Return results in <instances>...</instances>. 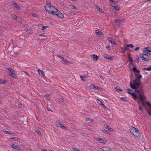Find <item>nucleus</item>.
Listing matches in <instances>:
<instances>
[{
    "mask_svg": "<svg viewBox=\"0 0 151 151\" xmlns=\"http://www.w3.org/2000/svg\"><path fill=\"white\" fill-rule=\"evenodd\" d=\"M8 70L9 73L8 74L9 76L15 79L17 78V77L15 74V71L14 70L10 68H8Z\"/></svg>",
    "mask_w": 151,
    "mask_h": 151,
    "instance_id": "39448f33",
    "label": "nucleus"
},
{
    "mask_svg": "<svg viewBox=\"0 0 151 151\" xmlns=\"http://www.w3.org/2000/svg\"><path fill=\"white\" fill-rule=\"evenodd\" d=\"M61 63H69V62L67 60H65L64 59V60H62V61H61Z\"/></svg>",
    "mask_w": 151,
    "mask_h": 151,
    "instance_id": "bb28decb",
    "label": "nucleus"
},
{
    "mask_svg": "<svg viewBox=\"0 0 151 151\" xmlns=\"http://www.w3.org/2000/svg\"><path fill=\"white\" fill-rule=\"evenodd\" d=\"M11 139H14L15 140L17 141L18 142H19L20 141V139H18L17 138L15 137H13L11 138Z\"/></svg>",
    "mask_w": 151,
    "mask_h": 151,
    "instance_id": "393cba45",
    "label": "nucleus"
},
{
    "mask_svg": "<svg viewBox=\"0 0 151 151\" xmlns=\"http://www.w3.org/2000/svg\"><path fill=\"white\" fill-rule=\"evenodd\" d=\"M61 128H62L63 129H66V127H65V126H64L63 125H62V127H61Z\"/></svg>",
    "mask_w": 151,
    "mask_h": 151,
    "instance_id": "5fc2aeb1",
    "label": "nucleus"
},
{
    "mask_svg": "<svg viewBox=\"0 0 151 151\" xmlns=\"http://www.w3.org/2000/svg\"><path fill=\"white\" fill-rule=\"evenodd\" d=\"M106 128L107 129H108V130H110V131H113V129L112 128H110L108 126H106Z\"/></svg>",
    "mask_w": 151,
    "mask_h": 151,
    "instance_id": "7c9ffc66",
    "label": "nucleus"
},
{
    "mask_svg": "<svg viewBox=\"0 0 151 151\" xmlns=\"http://www.w3.org/2000/svg\"><path fill=\"white\" fill-rule=\"evenodd\" d=\"M108 40L111 44L114 45H116V43L114 41H112V39L110 38H107Z\"/></svg>",
    "mask_w": 151,
    "mask_h": 151,
    "instance_id": "2eb2a0df",
    "label": "nucleus"
},
{
    "mask_svg": "<svg viewBox=\"0 0 151 151\" xmlns=\"http://www.w3.org/2000/svg\"><path fill=\"white\" fill-rule=\"evenodd\" d=\"M102 56L106 59H110L111 60H113L114 59V57L113 56H111L109 55L106 54H104Z\"/></svg>",
    "mask_w": 151,
    "mask_h": 151,
    "instance_id": "6e6552de",
    "label": "nucleus"
},
{
    "mask_svg": "<svg viewBox=\"0 0 151 151\" xmlns=\"http://www.w3.org/2000/svg\"><path fill=\"white\" fill-rule=\"evenodd\" d=\"M32 16H33V17H37V15L35 14H32Z\"/></svg>",
    "mask_w": 151,
    "mask_h": 151,
    "instance_id": "4d7b16f0",
    "label": "nucleus"
},
{
    "mask_svg": "<svg viewBox=\"0 0 151 151\" xmlns=\"http://www.w3.org/2000/svg\"><path fill=\"white\" fill-rule=\"evenodd\" d=\"M146 104L148 106L149 109L151 110V103L149 102H147Z\"/></svg>",
    "mask_w": 151,
    "mask_h": 151,
    "instance_id": "a878e982",
    "label": "nucleus"
},
{
    "mask_svg": "<svg viewBox=\"0 0 151 151\" xmlns=\"http://www.w3.org/2000/svg\"><path fill=\"white\" fill-rule=\"evenodd\" d=\"M140 58L143 60L146 61H148L149 59H148L149 56L148 55L143 54L139 56Z\"/></svg>",
    "mask_w": 151,
    "mask_h": 151,
    "instance_id": "423d86ee",
    "label": "nucleus"
},
{
    "mask_svg": "<svg viewBox=\"0 0 151 151\" xmlns=\"http://www.w3.org/2000/svg\"><path fill=\"white\" fill-rule=\"evenodd\" d=\"M127 93H128L130 94H131V93L130 91H127Z\"/></svg>",
    "mask_w": 151,
    "mask_h": 151,
    "instance_id": "774afa93",
    "label": "nucleus"
},
{
    "mask_svg": "<svg viewBox=\"0 0 151 151\" xmlns=\"http://www.w3.org/2000/svg\"><path fill=\"white\" fill-rule=\"evenodd\" d=\"M50 94H47L46 95H45L44 96V97L45 98H46L47 100H50Z\"/></svg>",
    "mask_w": 151,
    "mask_h": 151,
    "instance_id": "aec40b11",
    "label": "nucleus"
},
{
    "mask_svg": "<svg viewBox=\"0 0 151 151\" xmlns=\"http://www.w3.org/2000/svg\"><path fill=\"white\" fill-rule=\"evenodd\" d=\"M129 46L128 45H127L125 46H124V48H122L123 50H122V52H124L125 51H126V50H128L129 49Z\"/></svg>",
    "mask_w": 151,
    "mask_h": 151,
    "instance_id": "a211bd4d",
    "label": "nucleus"
},
{
    "mask_svg": "<svg viewBox=\"0 0 151 151\" xmlns=\"http://www.w3.org/2000/svg\"><path fill=\"white\" fill-rule=\"evenodd\" d=\"M114 4H116L117 3V2L116 1H113V2H112Z\"/></svg>",
    "mask_w": 151,
    "mask_h": 151,
    "instance_id": "69168bd1",
    "label": "nucleus"
},
{
    "mask_svg": "<svg viewBox=\"0 0 151 151\" xmlns=\"http://www.w3.org/2000/svg\"><path fill=\"white\" fill-rule=\"evenodd\" d=\"M48 27V26H42V27L41 28V29L42 30H44L45 29V28H47Z\"/></svg>",
    "mask_w": 151,
    "mask_h": 151,
    "instance_id": "79ce46f5",
    "label": "nucleus"
},
{
    "mask_svg": "<svg viewBox=\"0 0 151 151\" xmlns=\"http://www.w3.org/2000/svg\"><path fill=\"white\" fill-rule=\"evenodd\" d=\"M116 90L117 91H122V89L120 88H119V87H116Z\"/></svg>",
    "mask_w": 151,
    "mask_h": 151,
    "instance_id": "c85d7f7f",
    "label": "nucleus"
},
{
    "mask_svg": "<svg viewBox=\"0 0 151 151\" xmlns=\"http://www.w3.org/2000/svg\"><path fill=\"white\" fill-rule=\"evenodd\" d=\"M46 2H47V4H50V1L48 0H47L46 1Z\"/></svg>",
    "mask_w": 151,
    "mask_h": 151,
    "instance_id": "0e129e2a",
    "label": "nucleus"
},
{
    "mask_svg": "<svg viewBox=\"0 0 151 151\" xmlns=\"http://www.w3.org/2000/svg\"><path fill=\"white\" fill-rule=\"evenodd\" d=\"M102 106L104 107V109H106V107L104 104L102 105Z\"/></svg>",
    "mask_w": 151,
    "mask_h": 151,
    "instance_id": "338daca9",
    "label": "nucleus"
},
{
    "mask_svg": "<svg viewBox=\"0 0 151 151\" xmlns=\"http://www.w3.org/2000/svg\"><path fill=\"white\" fill-rule=\"evenodd\" d=\"M18 107L21 108V109H23L24 107V106L21 104H19L18 105Z\"/></svg>",
    "mask_w": 151,
    "mask_h": 151,
    "instance_id": "473e14b6",
    "label": "nucleus"
},
{
    "mask_svg": "<svg viewBox=\"0 0 151 151\" xmlns=\"http://www.w3.org/2000/svg\"><path fill=\"white\" fill-rule=\"evenodd\" d=\"M113 7L115 9L116 11H119L120 9L119 7L118 6H113Z\"/></svg>",
    "mask_w": 151,
    "mask_h": 151,
    "instance_id": "cd10ccee",
    "label": "nucleus"
},
{
    "mask_svg": "<svg viewBox=\"0 0 151 151\" xmlns=\"http://www.w3.org/2000/svg\"><path fill=\"white\" fill-rule=\"evenodd\" d=\"M96 139L102 143H105L106 142V140L103 139L99 137L96 138Z\"/></svg>",
    "mask_w": 151,
    "mask_h": 151,
    "instance_id": "1a4fd4ad",
    "label": "nucleus"
},
{
    "mask_svg": "<svg viewBox=\"0 0 151 151\" xmlns=\"http://www.w3.org/2000/svg\"><path fill=\"white\" fill-rule=\"evenodd\" d=\"M145 50H144V52L146 53H149L150 52V50H149L147 49V48H145Z\"/></svg>",
    "mask_w": 151,
    "mask_h": 151,
    "instance_id": "5701e85b",
    "label": "nucleus"
},
{
    "mask_svg": "<svg viewBox=\"0 0 151 151\" xmlns=\"http://www.w3.org/2000/svg\"><path fill=\"white\" fill-rule=\"evenodd\" d=\"M139 109L142 112H143V111L140 106H139Z\"/></svg>",
    "mask_w": 151,
    "mask_h": 151,
    "instance_id": "052dcab7",
    "label": "nucleus"
},
{
    "mask_svg": "<svg viewBox=\"0 0 151 151\" xmlns=\"http://www.w3.org/2000/svg\"><path fill=\"white\" fill-rule=\"evenodd\" d=\"M69 6L70 7L71 9H77V8L74 5H69Z\"/></svg>",
    "mask_w": 151,
    "mask_h": 151,
    "instance_id": "2f4dec72",
    "label": "nucleus"
},
{
    "mask_svg": "<svg viewBox=\"0 0 151 151\" xmlns=\"http://www.w3.org/2000/svg\"><path fill=\"white\" fill-rule=\"evenodd\" d=\"M58 100L60 101H63V99L61 98H59L58 99Z\"/></svg>",
    "mask_w": 151,
    "mask_h": 151,
    "instance_id": "864d4df0",
    "label": "nucleus"
},
{
    "mask_svg": "<svg viewBox=\"0 0 151 151\" xmlns=\"http://www.w3.org/2000/svg\"><path fill=\"white\" fill-rule=\"evenodd\" d=\"M139 47H137L134 50L136 51H137L139 50Z\"/></svg>",
    "mask_w": 151,
    "mask_h": 151,
    "instance_id": "bf43d9fd",
    "label": "nucleus"
},
{
    "mask_svg": "<svg viewBox=\"0 0 151 151\" xmlns=\"http://www.w3.org/2000/svg\"><path fill=\"white\" fill-rule=\"evenodd\" d=\"M90 87V88H91L94 89L98 90V89H99V88H100L99 87L97 86H94V85H92V84L91 85Z\"/></svg>",
    "mask_w": 151,
    "mask_h": 151,
    "instance_id": "dca6fc26",
    "label": "nucleus"
},
{
    "mask_svg": "<svg viewBox=\"0 0 151 151\" xmlns=\"http://www.w3.org/2000/svg\"><path fill=\"white\" fill-rule=\"evenodd\" d=\"M46 11L49 13L54 14L57 9L53 6H51L50 4H46L44 6Z\"/></svg>",
    "mask_w": 151,
    "mask_h": 151,
    "instance_id": "7ed1b4c3",
    "label": "nucleus"
},
{
    "mask_svg": "<svg viewBox=\"0 0 151 151\" xmlns=\"http://www.w3.org/2000/svg\"><path fill=\"white\" fill-rule=\"evenodd\" d=\"M129 130L131 133L136 137H140V133L139 131L137 130L135 128L133 127H131L129 129Z\"/></svg>",
    "mask_w": 151,
    "mask_h": 151,
    "instance_id": "20e7f679",
    "label": "nucleus"
},
{
    "mask_svg": "<svg viewBox=\"0 0 151 151\" xmlns=\"http://www.w3.org/2000/svg\"><path fill=\"white\" fill-rule=\"evenodd\" d=\"M104 131L105 132V133L107 134L109 133V132L107 130H105V129H104Z\"/></svg>",
    "mask_w": 151,
    "mask_h": 151,
    "instance_id": "3c124183",
    "label": "nucleus"
},
{
    "mask_svg": "<svg viewBox=\"0 0 151 151\" xmlns=\"http://www.w3.org/2000/svg\"><path fill=\"white\" fill-rule=\"evenodd\" d=\"M97 101V102L98 103H99V104L100 105H101L102 106V105L103 104V103L102 102L100 101V100H98Z\"/></svg>",
    "mask_w": 151,
    "mask_h": 151,
    "instance_id": "4c0bfd02",
    "label": "nucleus"
},
{
    "mask_svg": "<svg viewBox=\"0 0 151 151\" xmlns=\"http://www.w3.org/2000/svg\"><path fill=\"white\" fill-rule=\"evenodd\" d=\"M56 125L58 127H61L62 125L60 122H58L56 123Z\"/></svg>",
    "mask_w": 151,
    "mask_h": 151,
    "instance_id": "c756f323",
    "label": "nucleus"
},
{
    "mask_svg": "<svg viewBox=\"0 0 151 151\" xmlns=\"http://www.w3.org/2000/svg\"><path fill=\"white\" fill-rule=\"evenodd\" d=\"M129 47H131V48H132L134 47V45L132 44H129Z\"/></svg>",
    "mask_w": 151,
    "mask_h": 151,
    "instance_id": "09e8293b",
    "label": "nucleus"
},
{
    "mask_svg": "<svg viewBox=\"0 0 151 151\" xmlns=\"http://www.w3.org/2000/svg\"><path fill=\"white\" fill-rule=\"evenodd\" d=\"M36 132H37V133H38L39 134H41V132L39 130H37L36 131Z\"/></svg>",
    "mask_w": 151,
    "mask_h": 151,
    "instance_id": "de8ad7c7",
    "label": "nucleus"
},
{
    "mask_svg": "<svg viewBox=\"0 0 151 151\" xmlns=\"http://www.w3.org/2000/svg\"><path fill=\"white\" fill-rule=\"evenodd\" d=\"M39 36H40L44 37L45 36L43 34H40L39 35Z\"/></svg>",
    "mask_w": 151,
    "mask_h": 151,
    "instance_id": "e2e57ef3",
    "label": "nucleus"
},
{
    "mask_svg": "<svg viewBox=\"0 0 151 151\" xmlns=\"http://www.w3.org/2000/svg\"><path fill=\"white\" fill-rule=\"evenodd\" d=\"M12 147L13 148H14L17 150H19L21 149L18 146L14 144H13L12 146Z\"/></svg>",
    "mask_w": 151,
    "mask_h": 151,
    "instance_id": "4468645a",
    "label": "nucleus"
},
{
    "mask_svg": "<svg viewBox=\"0 0 151 151\" xmlns=\"http://www.w3.org/2000/svg\"><path fill=\"white\" fill-rule=\"evenodd\" d=\"M4 133L6 134H12V133L10 132L6 131H4Z\"/></svg>",
    "mask_w": 151,
    "mask_h": 151,
    "instance_id": "a19ab883",
    "label": "nucleus"
},
{
    "mask_svg": "<svg viewBox=\"0 0 151 151\" xmlns=\"http://www.w3.org/2000/svg\"><path fill=\"white\" fill-rule=\"evenodd\" d=\"M103 151H112L111 149L108 147H103L101 148Z\"/></svg>",
    "mask_w": 151,
    "mask_h": 151,
    "instance_id": "9b49d317",
    "label": "nucleus"
},
{
    "mask_svg": "<svg viewBox=\"0 0 151 151\" xmlns=\"http://www.w3.org/2000/svg\"><path fill=\"white\" fill-rule=\"evenodd\" d=\"M96 9L97 10H99V12H103L102 11V9L101 8H100L99 6H96Z\"/></svg>",
    "mask_w": 151,
    "mask_h": 151,
    "instance_id": "ea45409f",
    "label": "nucleus"
},
{
    "mask_svg": "<svg viewBox=\"0 0 151 151\" xmlns=\"http://www.w3.org/2000/svg\"><path fill=\"white\" fill-rule=\"evenodd\" d=\"M132 70L134 72H136L137 73H139V71L137 70L136 67H133Z\"/></svg>",
    "mask_w": 151,
    "mask_h": 151,
    "instance_id": "412c9836",
    "label": "nucleus"
},
{
    "mask_svg": "<svg viewBox=\"0 0 151 151\" xmlns=\"http://www.w3.org/2000/svg\"><path fill=\"white\" fill-rule=\"evenodd\" d=\"M58 58H60L62 59V60H64V58H63V57H62L60 55H58L57 56Z\"/></svg>",
    "mask_w": 151,
    "mask_h": 151,
    "instance_id": "49530a36",
    "label": "nucleus"
},
{
    "mask_svg": "<svg viewBox=\"0 0 151 151\" xmlns=\"http://www.w3.org/2000/svg\"><path fill=\"white\" fill-rule=\"evenodd\" d=\"M128 60L130 62H132L133 61L132 58L130 57L129 55H128Z\"/></svg>",
    "mask_w": 151,
    "mask_h": 151,
    "instance_id": "58836bf2",
    "label": "nucleus"
},
{
    "mask_svg": "<svg viewBox=\"0 0 151 151\" xmlns=\"http://www.w3.org/2000/svg\"><path fill=\"white\" fill-rule=\"evenodd\" d=\"M91 56L92 57L93 60L95 61H96L99 58V57L96 55H91Z\"/></svg>",
    "mask_w": 151,
    "mask_h": 151,
    "instance_id": "f8f14e48",
    "label": "nucleus"
},
{
    "mask_svg": "<svg viewBox=\"0 0 151 151\" xmlns=\"http://www.w3.org/2000/svg\"><path fill=\"white\" fill-rule=\"evenodd\" d=\"M47 109L48 111H51L52 112H53V111L51 110L50 108H49V106L48 105H47Z\"/></svg>",
    "mask_w": 151,
    "mask_h": 151,
    "instance_id": "37998d69",
    "label": "nucleus"
},
{
    "mask_svg": "<svg viewBox=\"0 0 151 151\" xmlns=\"http://www.w3.org/2000/svg\"><path fill=\"white\" fill-rule=\"evenodd\" d=\"M54 15H56L59 18L61 19L64 17L63 14L58 10L57 11H56V12H55Z\"/></svg>",
    "mask_w": 151,
    "mask_h": 151,
    "instance_id": "0eeeda50",
    "label": "nucleus"
},
{
    "mask_svg": "<svg viewBox=\"0 0 151 151\" xmlns=\"http://www.w3.org/2000/svg\"><path fill=\"white\" fill-rule=\"evenodd\" d=\"M121 99L123 100L124 101H126V99L124 97H122L121 98Z\"/></svg>",
    "mask_w": 151,
    "mask_h": 151,
    "instance_id": "8fccbe9b",
    "label": "nucleus"
},
{
    "mask_svg": "<svg viewBox=\"0 0 151 151\" xmlns=\"http://www.w3.org/2000/svg\"><path fill=\"white\" fill-rule=\"evenodd\" d=\"M145 101H142V105L143 106H145Z\"/></svg>",
    "mask_w": 151,
    "mask_h": 151,
    "instance_id": "13d9d810",
    "label": "nucleus"
},
{
    "mask_svg": "<svg viewBox=\"0 0 151 151\" xmlns=\"http://www.w3.org/2000/svg\"><path fill=\"white\" fill-rule=\"evenodd\" d=\"M42 24H40L38 26V28L40 29H41V28L42 27Z\"/></svg>",
    "mask_w": 151,
    "mask_h": 151,
    "instance_id": "603ef678",
    "label": "nucleus"
},
{
    "mask_svg": "<svg viewBox=\"0 0 151 151\" xmlns=\"http://www.w3.org/2000/svg\"><path fill=\"white\" fill-rule=\"evenodd\" d=\"M6 82V81L5 80L0 79V83L5 84Z\"/></svg>",
    "mask_w": 151,
    "mask_h": 151,
    "instance_id": "c9c22d12",
    "label": "nucleus"
},
{
    "mask_svg": "<svg viewBox=\"0 0 151 151\" xmlns=\"http://www.w3.org/2000/svg\"><path fill=\"white\" fill-rule=\"evenodd\" d=\"M12 3L17 9H20L19 6L15 2L12 1Z\"/></svg>",
    "mask_w": 151,
    "mask_h": 151,
    "instance_id": "ddd939ff",
    "label": "nucleus"
},
{
    "mask_svg": "<svg viewBox=\"0 0 151 151\" xmlns=\"http://www.w3.org/2000/svg\"><path fill=\"white\" fill-rule=\"evenodd\" d=\"M136 60H137V63L139 61V58L138 56H137V58L136 59Z\"/></svg>",
    "mask_w": 151,
    "mask_h": 151,
    "instance_id": "680f3d73",
    "label": "nucleus"
},
{
    "mask_svg": "<svg viewBox=\"0 0 151 151\" xmlns=\"http://www.w3.org/2000/svg\"><path fill=\"white\" fill-rule=\"evenodd\" d=\"M88 77L87 76H80V78L83 81H85V80H84V79Z\"/></svg>",
    "mask_w": 151,
    "mask_h": 151,
    "instance_id": "4be33fe9",
    "label": "nucleus"
},
{
    "mask_svg": "<svg viewBox=\"0 0 151 151\" xmlns=\"http://www.w3.org/2000/svg\"><path fill=\"white\" fill-rule=\"evenodd\" d=\"M38 72L39 75L41 77H44L45 76L44 73L43 71L40 70V69H38Z\"/></svg>",
    "mask_w": 151,
    "mask_h": 151,
    "instance_id": "9d476101",
    "label": "nucleus"
},
{
    "mask_svg": "<svg viewBox=\"0 0 151 151\" xmlns=\"http://www.w3.org/2000/svg\"><path fill=\"white\" fill-rule=\"evenodd\" d=\"M143 70H151V65L148 68H145Z\"/></svg>",
    "mask_w": 151,
    "mask_h": 151,
    "instance_id": "f704fd0d",
    "label": "nucleus"
},
{
    "mask_svg": "<svg viewBox=\"0 0 151 151\" xmlns=\"http://www.w3.org/2000/svg\"><path fill=\"white\" fill-rule=\"evenodd\" d=\"M142 78V76L141 75H139L133 81V83H132V81H130V86L132 89H136L139 88V86L140 85L139 81L140 79Z\"/></svg>",
    "mask_w": 151,
    "mask_h": 151,
    "instance_id": "f257e3e1",
    "label": "nucleus"
},
{
    "mask_svg": "<svg viewBox=\"0 0 151 151\" xmlns=\"http://www.w3.org/2000/svg\"><path fill=\"white\" fill-rule=\"evenodd\" d=\"M134 89L136 92L139 93V99L141 101H145L146 100V97L141 87Z\"/></svg>",
    "mask_w": 151,
    "mask_h": 151,
    "instance_id": "f03ea898",
    "label": "nucleus"
},
{
    "mask_svg": "<svg viewBox=\"0 0 151 151\" xmlns=\"http://www.w3.org/2000/svg\"><path fill=\"white\" fill-rule=\"evenodd\" d=\"M72 149L74 151H80L78 149L73 148Z\"/></svg>",
    "mask_w": 151,
    "mask_h": 151,
    "instance_id": "c03bdc74",
    "label": "nucleus"
},
{
    "mask_svg": "<svg viewBox=\"0 0 151 151\" xmlns=\"http://www.w3.org/2000/svg\"><path fill=\"white\" fill-rule=\"evenodd\" d=\"M106 48L108 49L109 50H111V47L109 45H107L106 46Z\"/></svg>",
    "mask_w": 151,
    "mask_h": 151,
    "instance_id": "a18cd8bd",
    "label": "nucleus"
},
{
    "mask_svg": "<svg viewBox=\"0 0 151 151\" xmlns=\"http://www.w3.org/2000/svg\"><path fill=\"white\" fill-rule=\"evenodd\" d=\"M95 32L97 35H103V33L102 32L99 31V30H95Z\"/></svg>",
    "mask_w": 151,
    "mask_h": 151,
    "instance_id": "6ab92c4d",
    "label": "nucleus"
},
{
    "mask_svg": "<svg viewBox=\"0 0 151 151\" xmlns=\"http://www.w3.org/2000/svg\"><path fill=\"white\" fill-rule=\"evenodd\" d=\"M130 95L133 96V98L135 100L138 99V97L134 92L132 93H131Z\"/></svg>",
    "mask_w": 151,
    "mask_h": 151,
    "instance_id": "f3484780",
    "label": "nucleus"
},
{
    "mask_svg": "<svg viewBox=\"0 0 151 151\" xmlns=\"http://www.w3.org/2000/svg\"><path fill=\"white\" fill-rule=\"evenodd\" d=\"M147 113L148 114H149L150 116H151V111L149 110V111Z\"/></svg>",
    "mask_w": 151,
    "mask_h": 151,
    "instance_id": "6e6d98bb",
    "label": "nucleus"
},
{
    "mask_svg": "<svg viewBox=\"0 0 151 151\" xmlns=\"http://www.w3.org/2000/svg\"><path fill=\"white\" fill-rule=\"evenodd\" d=\"M123 21V20H120L119 19H118L117 20L115 19V23H117L119 22V24H120L121 23V22Z\"/></svg>",
    "mask_w": 151,
    "mask_h": 151,
    "instance_id": "72a5a7b5",
    "label": "nucleus"
},
{
    "mask_svg": "<svg viewBox=\"0 0 151 151\" xmlns=\"http://www.w3.org/2000/svg\"><path fill=\"white\" fill-rule=\"evenodd\" d=\"M26 31L29 34H31L32 32V30L31 29H27L26 30Z\"/></svg>",
    "mask_w": 151,
    "mask_h": 151,
    "instance_id": "e433bc0d",
    "label": "nucleus"
},
{
    "mask_svg": "<svg viewBox=\"0 0 151 151\" xmlns=\"http://www.w3.org/2000/svg\"><path fill=\"white\" fill-rule=\"evenodd\" d=\"M12 17L14 19L16 20L17 19V17L14 14H12L11 15Z\"/></svg>",
    "mask_w": 151,
    "mask_h": 151,
    "instance_id": "b1692460",
    "label": "nucleus"
}]
</instances>
